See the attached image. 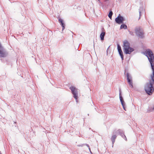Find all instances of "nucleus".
<instances>
[{"label": "nucleus", "instance_id": "obj_20", "mask_svg": "<svg viewBox=\"0 0 154 154\" xmlns=\"http://www.w3.org/2000/svg\"><path fill=\"white\" fill-rule=\"evenodd\" d=\"M143 10L144 8L143 6H140V8L139 9V11H140L141 12H143Z\"/></svg>", "mask_w": 154, "mask_h": 154}, {"label": "nucleus", "instance_id": "obj_3", "mask_svg": "<svg viewBox=\"0 0 154 154\" xmlns=\"http://www.w3.org/2000/svg\"><path fill=\"white\" fill-rule=\"evenodd\" d=\"M123 45V50L125 54H130L134 51V49L130 47V44L127 41H124Z\"/></svg>", "mask_w": 154, "mask_h": 154}, {"label": "nucleus", "instance_id": "obj_16", "mask_svg": "<svg viewBox=\"0 0 154 154\" xmlns=\"http://www.w3.org/2000/svg\"><path fill=\"white\" fill-rule=\"evenodd\" d=\"M119 55L121 57V58L122 60H124V55L122 51V50L121 51H118Z\"/></svg>", "mask_w": 154, "mask_h": 154}, {"label": "nucleus", "instance_id": "obj_28", "mask_svg": "<svg viewBox=\"0 0 154 154\" xmlns=\"http://www.w3.org/2000/svg\"><path fill=\"white\" fill-rule=\"evenodd\" d=\"M109 46L108 48H107V50H106V53H108V49L109 48Z\"/></svg>", "mask_w": 154, "mask_h": 154}, {"label": "nucleus", "instance_id": "obj_19", "mask_svg": "<svg viewBox=\"0 0 154 154\" xmlns=\"http://www.w3.org/2000/svg\"><path fill=\"white\" fill-rule=\"evenodd\" d=\"M117 49L118 51L122 50L120 45L118 43H117Z\"/></svg>", "mask_w": 154, "mask_h": 154}, {"label": "nucleus", "instance_id": "obj_29", "mask_svg": "<svg viewBox=\"0 0 154 154\" xmlns=\"http://www.w3.org/2000/svg\"><path fill=\"white\" fill-rule=\"evenodd\" d=\"M0 154H2V153H1V152L0 151Z\"/></svg>", "mask_w": 154, "mask_h": 154}, {"label": "nucleus", "instance_id": "obj_18", "mask_svg": "<svg viewBox=\"0 0 154 154\" xmlns=\"http://www.w3.org/2000/svg\"><path fill=\"white\" fill-rule=\"evenodd\" d=\"M113 14V13L112 11L111 10H110L109 11V14H108V16L109 18L111 19L112 16Z\"/></svg>", "mask_w": 154, "mask_h": 154}, {"label": "nucleus", "instance_id": "obj_15", "mask_svg": "<svg viewBox=\"0 0 154 154\" xmlns=\"http://www.w3.org/2000/svg\"><path fill=\"white\" fill-rule=\"evenodd\" d=\"M154 111V106L153 107L149 106L147 109V112L148 113L152 112Z\"/></svg>", "mask_w": 154, "mask_h": 154}, {"label": "nucleus", "instance_id": "obj_13", "mask_svg": "<svg viewBox=\"0 0 154 154\" xmlns=\"http://www.w3.org/2000/svg\"><path fill=\"white\" fill-rule=\"evenodd\" d=\"M116 137H117V136L116 135H114L112 136V137L111 138V140L112 142V147H113V144L115 142V140L116 138Z\"/></svg>", "mask_w": 154, "mask_h": 154}, {"label": "nucleus", "instance_id": "obj_11", "mask_svg": "<svg viewBox=\"0 0 154 154\" xmlns=\"http://www.w3.org/2000/svg\"><path fill=\"white\" fill-rule=\"evenodd\" d=\"M124 74L126 75L127 77V79H132V77L130 74L128 72V69H125V70Z\"/></svg>", "mask_w": 154, "mask_h": 154}, {"label": "nucleus", "instance_id": "obj_24", "mask_svg": "<svg viewBox=\"0 0 154 154\" xmlns=\"http://www.w3.org/2000/svg\"><path fill=\"white\" fill-rule=\"evenodd\" d=\"M65 25H64V26H61L62 27V32L63 33H64V29H65Z\"/></svg>", "mask_w": 154, "mask_h": 154}, {"label": "nucleus", "instance_id": "obj_12", "mask_svg": "<svg viewBox=\"0 0 154 154\" xmlns=\"http://www.w3.org/2000/svg\"><path fill=\"white\" fill-rule=\"evenodd\" d=\"M58 20L59 23H60V25L61 26H64L65 25V24L64 23V20L60 17H58Z\"/></svg>", "mask_w": 154, "mask_h": 154}, {"label": "nucleus", "instance_id": "obj_21", "mask_svg": "<svg viewBox=\"0 0 154 154\" xmlns=\"http://www.w3.org/2000/svg\"><path fill=\"white\" fill-rule=\"evenodd\" d=\"M86 146L88 148V149L89 150L91 154H93L92 152H91V150L88 144H86Z\"/></svg>", "mask_w": 154, "mask_h": 154}, {"label": "nucleus", "instance_id": "obj_4", "mask_svg": "<svg viewBox=\"0 0 154 154\" xmlns=\"http://www.w3.org/2000/svg\"><path fill=\"white\" fill-rule=\"evenodd\" d=\"M135 32L136 35L139 38L142 39L144 37V33L143 32L141 31L140 27H137L135 28Z\"/></svg>", "mask_w": 154, "mask_h": 154}, {"label": "nucleus", "instance_id": "obj_14", "mask_svg": "<svg viewBox=\"0 0 154 154\" xmlns=\"http://www.w3.org/2000/svg\"><path fill=\"white\" fill-rule=\"evenodd\" d=\"M127 80L129 84V86L131 87L132 88H133V85L132 79H128Z\"/></svg>", "mask_w": 154, "mask_h": 154}, {"label": "nucleus", "instance_id": "obj_8", "mask_svg": "<svg viewBox=\"0 0 154 154\" xmlns=\"http://www.w3.org/2000/svg\"><path fill=\"white\" fill-rule=\"evenodd\" d=\"M115 133L117 135H119L122 137L125 141H127V139L124 134V131L123 130L119 129L116 131H115Z\"/></svg>", "mask_w": 154, "mask_h": 154}, {"label": "nucleus", "instance_id": "obj_6", "mask_svg": "<svg viewBox=\"0 0 154 154\" xmlns=\"http://www.w3.org/2000/svg\"><path fill=\"white\" fill-rule=\"evenodd\" d=\"M125 20V18L123 16H121L120 14H119L115 19L116 23L119 24L123 23Z\"/></svg>", "mask_w": 154, "mask_h": 154}, {"label": "nucleus", "instance_id": "obj_7", "mask_svg": "<svg viewBox=\"0 0 154 154\" xmlns=\"http://www.w3.org/2000/svg\"><path fill=\"white\" fill-rule=\"evenodd\" d=\"M119 98L121 104L122 106L124 109L126 111L125 109V103L124 100L123 98L122 95V91L120 88H119Z\"/></svg>", "mask_w": 154, "mask_h": 154}, {"label": "nucleus", "instance_id": "obj_27", "mask_svg": "<svg viewBox=\"0 0 154 154\" xmlns=\"http://www.w3.org/2000/svg\"><path fill=\"white\" fill-rule=\"evenodd\" d=\"M78 96H77V98L75 99L76 102L77 103L78 102Z\"/></svg>", "mask_w": 154, "mask_h": 154}, {"label": "nucleus", "instance_id": "obj_25", "mask_svg": "<svg viewBox=\"0 0 154 154\" xmlns=\"http://www.w3.org/2000/svg\"><path fill=\"white\" fill-rule=\"evenodd\" d=\"M141 12L140 11L139 12V17L138 20H139L141 16Z\"/></svg>", "mask_w": 154, "mask_h": 154}, {"label": "nucleus", "instance_id": "obj_5", "mask_svg": "<svg viewBox=\"0 0 154 154\" xmlns=\"http://www.w3.org/2000/svg\"><path fill=\"white\" fill-rule=\"evenodd\" d=\"M8 54V52L0 42V57H6Z\"/></svg>", "mask_w": 154, "mask_h": 154}, {"label": "nucleus", "instance_id": "obj_10", "mask_svg": "<svg viewBox=\"0 0 154 154\" xmlns=\"http://www.w3.org/2000/svg\"><path fill=\"white\" fill-rule=\"evenodd\" d=\"M101 32L100 35V38L101 40L103 41L104 39V36L106 34L105 30L103 27H102L101 29Z\"/></svg>", "mask_w": 154, "mask_h": 154}, {"label": "nucleus", "instance_id": "obj_22", "mask_svg": "<svg viewBox=\"0 0 154 154\" xmlns=\"http://www.w3.org/2000/svg\"><path fill=\"white\" fill-rule=\"evenodd\" d=\"M129 34L132 36H134V32L132 31H129Z\"/></svg>", "mask_w": 154, "mask_h": 154}, {"label": "nucleus", "instance_id": "obj_17", "mask_svg": "<svg viewBox=\"0 0 154 154\" xmlns=\"http://www.w3.org/2000/svg\"><path fill=\"white\" fill-rule=\"evenodd\" d=\"M128 28L127 26L125 24L122 23L120 26V29H127Z\"/></svg>", "mask_w": 154, "mask_h": 154}, {"label": "nucleus", "instance_id": "obj_30", "mask_svg": "<svg viewBox=\"0 0 154 154\" xmlns=\"http://www.w3.org/2000/svg\"><path fill=\"white\" fill-rule=\"evenodd\" d=\"M14 123H16V122H14Z\"/></svg>", "mask_w": 154, "mask_h": 154}, {"label": "nucleus", "instance_id": "obj_23", "mask_svg": "<svg viewBox=\"0 0 154 154\" xmlns=\"http://www.w3.org/2000/svg\"><path fill=\"white\" fill-rule=\"evenodd\" d=\"M87 144H86V143H84V144H80V145H78V146H81V147H82L84 145H86H86Z\"/></svg>", "mask_w": 154, "mask_h": 154}, {"label": "nucleus", "instance_id": "obj_2", "mask_svg": "<svg viewBox=\"0 0 154 154\" xmlns=\"http://www.w3.org/2000/svg\"><path fill=\"white\" fill-rule=\"evenodd\" d=\"M145 54L150 63L152 71H154V54L153 53L150 49H148L146 50Z\"/></svg>", "mask_w": 154, "mask_h": 154}, {"label": "nucleus", "instance_id": "obj_9", "mask_svg": "<svg viewBox=\"0 0 154 154\" xmlns=\"http://www.w3.org/2000/svg\"><path fill=\"white\" fill-rule=\"evenodd\" d=\"M69 89L71 90V93L73 95V97L75 99L77 98V96H78V93L77 89L75 87L71 86L69 88Z\"/></svg>", "mask_w": 154, "mask_h": 154}, {"label": "nucleus", "instance_id": "obj_1", "mask_svg": "<svg viewBox=\"0 0 154 154\" xmlns=\"http://www.w3.org/2000/svg\"><path fill=\"white\" fill-rule=\"evenodd\" d=\"M151 79L149 82H147L144 87L146 93L149 95L152 94L154 91L153 85L154 84V71H152L150 75Z\"/></svg>", "mask_w": 154, "mask_h": 154}, {"label": "nucleus", "instance_id": "obj_26", "mask_svg": "<svg viewBox=\"0 0 154 154\" xmlns=\"http://www.w3.org/2000/svg\"><path fill=\"white\" fill-rule=\"evenodd\" d=\"M97 0L98 1V2H99V3H100V4L101 5H103V3H102V2H101V1H100V0Z\"/></svg>", "mask_w": 154, "mask_h": 154}]
</instances>
